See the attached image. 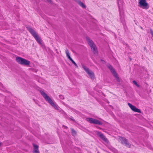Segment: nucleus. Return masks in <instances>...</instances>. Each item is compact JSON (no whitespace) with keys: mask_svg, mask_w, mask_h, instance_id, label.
<instances>
[{"mask_svg":"<svg viewBox=\"0 0 153 153\" xmlns=\"http://www.w3.org/2000/svg\"><path fill=\"white\" fill-rule=\"evenodd\" d=\"M97 153H100L99 152H98Z\"/></svg>","mask_w":153,"mask_h":153,"instance_id":"bb28decb","label":"nucleus"},{"mask_svg":"<svg viewBox=\"0 0 153 153\" xmlns=\"http://www.w3.org/2000/svg\"><path fill=\"white\" fill-rule=\"evenodd\" d=\"M133 82L134 83V84H135V85H137V82H136V81H135L134 80V81H133Z\"/></svg>","mask_w":153,"mask_h":153,"instance_id":"412c9836","label":"nucleus"},{"mask_svg":"<svg viewBox=\"0 0 153 153\" xmlns=\"http://www.w3.org/2000/svg\"><path fill=\"white\" fill-rule=\"evenodd\" d=\"M141 29H143V28L142 27H141Z\"/></svg>","mask_w":153,"mask_h":153,"instance_id":"393cba45","label":"nucleus"},{"mask_svg":"<svg viewBox=\"0 0 153 153\" xmlns=\"http://www.w3.org/2000/svg\"><path fill=\"white\" fill-rule=\"evenodd\" d=\"M33 146L34 147L33 153H39L38 149V146L34 144H33Z\"/></svg>","mask_w":153,"mask_h":153,"instance_id":"ddd939ff","label":"nucleus"},{"mask_svg":"<svg viewBox=\"0 0 153 153\" xmlns=\"http://www.w3.org/2000/svg\"><path fill=\"white\" fill-rule=\"evenodd\" d=\"M120 139L121 141V143L122 144L125 145L126 146H130L128 142V140H127L124 137H120Z\"/></svg>","mask_w":153,"mask_h":153,"instance_id":"9b49d317","label":"nucleus"},{"mask_svg":"<svg viewBox=\"0 0 153 153\" xmlns=\"http://www.w3.org/2000/svg\"><path fill=\"white\" fill-rule=\"evenodd\" d=\"M107 66L110 70L113 76H114L116 79L117 81L118 82H120V80L119 77L118 76L117 74L116 73L115 69L110 64H108L107 65Z\"/></svg>","mask_w":153,"mask_h":153,"instance_id":"20e7f679","label":"nucleus"},{"mask_svg":"<svg viewBox=\"0 0 153 153\" xmlns=\"http://www.w3.org/2000/svg\"><path fill=\"white\" fill-rule=\"evenodd\" d=\"M65 53L66 55V56L68 59L72 62L77 67H78V66L76 64L75 62L72 59L70 56V54L69 51L67 49H66L65 50Z\"/></svg>","mask_w":153,"mask_h":153,"instance_id":"9d476101","label":"nucleus"},{"mask_svg":"<svg viewBox=\"0 0 153 153\" xmlns=\"http://www.w3.org/2000/svg\"><path fill=\"white\" fill-rule=\"evenodd\" d=\"M138 87H139V85L137 84V85H136Z\"/></svg>","mask_w":153,"mask_h":153,"instance_id":"b1692460","label":"nucleus"},{"mask_svg":"<svg viewBox=\"0 0 153 153\" xmlns=\"http://www.w3.org/2000/svg\"><path fill=\"white\" fill-rule=\"evenodd\" d=\"M27 28L34 37L38 35L36 32L30 27L29 26L27 27Z\"/></svg>","mask_w":153,"mask_h":153,"instance_id":"f8f14e48","label":"nucleus"},{"mask_svg":"<svg viewBox=\"0 0 153 153\" xmlns=\"http://www.w3.org/2000/svg\"><path fill=\"white\" fill-rule=\"evenodd\" d=\"M96 134L99 137L106 143L108 144L109 143L108 140L102 133L99 131H97V132Z\"/></svg>","mask_w":153,"mask_h":153,"instance_id":"6e6552de","label":"nucleus"},{"mask_svg":"<svg viewBox=\"0 0 153 153\" xmlns=\"http://www.w3.org/2000/svg\"><path fill=\"white\" fill-rule=\"evenodd\" d=\"M150 32L151 33L152 36H153V31L151 29H150Z\"/></svg>","mask_w":153,"mask_h":153,"instance_id":"aec40b11","label":"nucleus"},{"mask_svg":"<svg viewBox=\"0 0 153 153\" xmlns=\"http://www.w3.org/2000/svg\"><path fill=\"white\" fill-rule=\"evenodd\" d=\"M128 105L133 111L139 113H141V111L140 109L137 108L135 106L131 104L128 103Z\"/></svg>","mask_w":153,"mask_h":153,"instance_id":"1a4fd4ad","label":"nucleus"},{"mask_svg":"<svg viewBox=\"0 0 153 153\" xmlns=\"http://www.w3.org/2000/svg\"><path fill=\"white\" fill-rule=\"evenodd\" d=\"M59 98L61 99H64V96L62 95H59Z\"/></svg>","mask_w":153,"mask_h":153,"instance_id":"6ab92c4d","label":"nucleus"},{"mask_svg":"<svg viewBox=\"0 0 153 153\" xmlns=\"http://www.w3.org/2000/svg\"><path fill=\"white\" fill-rule=\"evenodd\" d=\"M153 37V36H152Z\"/></svg>","mask_w":153,"mask_h":153,"instance_id":"c85d7f7f","label":"nucleus"},{"mask_svg":"<svg viewBox=\"0 0 153 153\" xmlns=\"http://www.w3.org/2000/svg\"><path fill=\"white\" fill-rule=\"evenodd\" d=\"M103 123L101 121L99 120L96 119V125H98L100 126L102 125Z\"/></svg>","mask_w":153,"mask_h":153,"instance_id":"f3484780","label":"nucleus"},{"mask_svg":"<svg viewBox=\"0 0 153 153\" xmlns=\"http://www.w3.org/2000/svg\"><path fill=\"white\" fill-rule=\"evenodd\" d=\"M120 13V19L122 24H125V15L123 8V4L121 0H117Z\"/></svg>","mask_w":153,"mask_h":153,"instance_id":"f257e3e1","label":"nucleus"},{"mask_svg":"<svg viewBox=\"0 0 153 153\" xmlns=\"http://www.w3.org/2000/svg\"><path fill=\"white\" fill-rule=\"evenodd\" d=\"M40 93L45 100L55 108L57 109V106L53 103L51 99L44 92L42 91H40Z\"/></svg>","mask_w":153,"mask_h":153,"instance_id":"f03ea898","label":"nucleus"},{"mask_svg":"<svg viewBox=\"0 0 153 153\" xmlns=\"http://www.w3.org/2000/svg\"><path fill=\"white\" fill-rule=\"evenodd\" d=\"M153 37V36H152Z\"/></svg>","mask_w":153,"mask_h":153,"instance_id":"cd10ccee","label":"nucleus"},{"mask_svg":"<svg viewBox=\"0 0 153 153\" xmlns=\"http://www.w3.org/2000/svg\"><path fill=\"white\" fill-rule=\"evenodd\" d=\"M16 60L19 64L22 65H28L30 63L29 61L18 56L16 57Z\"/></svg>","mask_w":153,"mask_h":153,"instance_id":"7ed1b4c3","label":"nucleus"},{"mask_svg":"<svg viewBox=\"0 0 153 153\" xmlns=\"http://www.w3.org/2000/svg\"><path fill=\"white\" fill-rule=\"evenodd\" d=\"M71 133L73 135H74L76 134V131L73 129H71Z\"/></svg>","mask_w":153,"mask_h":153,"instance_id":"a211bd4d","label":"nucleus"},{"mask_svg":"<svg viewBox=\"0 0 153 153\" xmlns=\"http://www.w3.org/2000/svg\"><path fill=\"white\" fill-rule=\"evenodd\" d=\"M96 128H99V129H101V128H100V127H98V126H96Z\"/></svg>","mask_w":153,"mask_h":153,"instance_id":"4be33fe9","label":"nucleus"},{"mask_svg":"<svg viewBox=\"0 0 153 153\" xmlns=\"http://www.w3.org/2000/svg\"><path fill=\"white\" fill-rule=\"evenodd\" d=\"M86 120L91 123H96V120L91 118H87L86 119Z\"/></svg>","mask_w":153,"mask_h":153,"instance_id":"2eb2a0df","label":"nucleus"},{"mask_svg":"<svg viewBox=\"0 0 153 153\" xmlns=\"http://www.w3.org/2000/svg\"><path fill=\"white\" fill-rule=\"evenodd\" d=\"M49 2H51V0H47Z\"/></svg>","mask_w":153,"mask_h":153,"instance_id":"5701e85b","label":"nucleus"},{"mask_svg":"<svg viewBox=\"0 0 153 153\" xmlns=\"http://www.w3.org/2000/svg\"><path fill=\"white\" fill-rule=\"evenodd\" d=\"M139 3L140 7L143 8L147 9L149 7L148 4L146 2V0H138Z\"/></svg>","mask_w":153,"mask_h":153,"instance_id":"423d86ee","label":"nucleus"},{"mask_svg":"<svg viewBox=\"0 0 153 153\" xmlns=\"http://www.w3.org/2000/svg\"><path fill=\"white\" fill-rule=\"evenodd\" d=\"M86 39L89 45L90 46L91 50L93 51L94 53L95 54L96 52L95 44L89 37H86Z\"/></svg>","mask_w":153,"mask_h":153,"instance_id":"39448f33","label":"nucleus"},{"mask_svg":"<svg viewBox=\"0 0 153 153\" xmlns=\"http://www.w3.org/2000/svg\"><path fill=\"white\" fill-rule=\"evenodd\" d=\"M82 66L83 68L88 74L90 78L92 79H94V74L92 71L90 70L89 68L84 65H82Z\"/></svg>","mask_w":153,"mask_h":153,"instance_id":"0eeeda50","label":"nucleus"},{"mask_svg":"<svg viewBox=\"0 0 153 153\" xmlns=\"http://www.w3.org/2000/svg\"><path fill=\"white\" fill-rule=\"evenodd\" d=\"M37 42L40 44L42 45V41L40 38L39 37L38 35L34 37Z\"/></svg>","mask_w":153,"mask_h":153,"instance_id":"4468645a","label":"nucleus"},{"mask_svg":"<svg viewBox=\"0 0 153 153\" xmlns=\"http://www.w3.org/2000/svg\"><path fill=\"white\" fill-rule=\"evenodd\" d=\"M77 2L78 4L82 8H86V6L85 4H84L83 2L79 0L77 1Z\"/></svg>","mask_w":153,"mask_h":153,"instance_id":"dca6fc26","label":"nucleus"},{"mask_svg":"<svg viewBox=\"0 0 153 153\" xmlns=\"http://www.w3.org/2000/svg\"><path fill=\"white\" fill-rule=\"evenodd\" d=\"M101 60L102 61H103V60Z\"/></svg>","mask_w":153,"mask_h":153,"instance_id":"a878e982","label":"nucleus"}]
</instances>
